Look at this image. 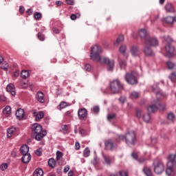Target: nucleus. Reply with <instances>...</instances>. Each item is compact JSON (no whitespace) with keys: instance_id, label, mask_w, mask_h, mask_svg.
I'll return each instance as SVG.
<instances>
[{"instance_id":"6","label":"nucleus","mask_w":176,"mask_h":176,"mask_svg":"<svg viewBox=\"0 0 176 176\" xmlns=\"http://www.w3.org/2000/svg\"><path fill=\"white\" fill-rule=\"evenodd\" d=\"M110 89L113 94L119 93L120 90H123V85L120 83L119 80H115L110 83Z\"/></svg>"},{"instance_id":"29","label":"nucleus","mask_w":176,"mask_h":176,"mask_svg":"<svg viewBox=\"0 0 176 176\" xmlns=\"http://www.w3.org/2000/svg\"><path fill=\"white\" fill-rule=\"evenodd\" d=\"M124 41V37L123 35H120L116 42L114 43V46H119V43Z\"/></svg>"},{"instance_id":"25","label":"nucleus","mask_w":176,"mask_h":176,"mask_svg":"<svg viewBox=\"0 0 176 176\" xmlns=\"http://www.w3.org/2000/svg\"><path fill=\"white\" fill-rule=\"evenodd\" d=\"M16 133V128L11 127L7 129V137L8 138H11V137H13L14 135V133Z\"/></svg>"},{"instance_id":"14","label":"nucleus","mask_w":176,"mask_h":176,"mask_svg":"<svg viewBox=\"0 0 176 176\" xmlns=\"http://www.w3.org/2000/svg\"><path fill=\"white\" fill-rule=\"evenodd\" d=\"M6 91L10 93L12 96H16V87H14V85L10 84L6 87Z\"/></svg>"},{"instance_id":"4","label":"nucleus","mask_w":176,"mask_h":176,"mask_svg":"<svg viewBox=\"0 0 176 176\" xmlns=\"http://www.w3.org/2000/svg\"><path fill=\"white\" fill-rule=\"evenodd\" d=\"M32 131H34L33 135L36 141H41L47 134L46 131H42V126L38 124H33Z\"/></svg>"},{"instance_id":"60","label":"nucleus","mask_w":176,"mask_h":176,"mask_svg":"<svg viewBox=\"0 0 176 176\" xmlns=\"http://www.w3.org/2000/svg\"><path fill=\"white\" fill-rule=\"evenodd\" d=\"M5 101H6V98L5 97V96L1 95L0 96V102H5Z\"/></svg>"},{"instance_id":"11","label":"nucleus","mask_w":176,"mask_h":176,"mask_svg":"<svg viewBox=\"0 0 176 176\" xmlns=\"http://www.w3.org/2000/svg\"><path fill=\"white\" fill-rule=\"evenodd\" d=\"M146 46H158L159 41L155 37H147L145 40Z\"/></svg>"},{"instance_id":"19","label":"nucleus","mask_w":176,"mask_h":176,"mask_svg":"<svg viewBox=\"0 0 176 176\" xmlns=\"http://www.w3.org/2000/svg\"><path fill=\"white\" fill-rule=\"evenodd\" d=\"M131 52L133 57H137V56H139L140 54V48H138V46L137 45H133L131 48Z\"/></svg>"},{"instance_id":"57","label":"nucleus","mask_w":176,"mask_h":176,"mask_svg":"<svg viewBox=\"0 0 176 176\" xmlns=\"http://www.w3.org/2000/svg\"><path fill=\"white\" fill-rule=\"evenodd\" d=\"M75 149L76 151H79V149H80V144L78 142L75 144Z\"/></svg>"},{"instance_id":"33","label":"nucleus","mask_w":176,"mask_h":176,"mask_svg":"<svg viewBox=\"0 0 176 176\" xmlns=\"http://www.w3.org/2000/svg\"><path fill=\"white\" fill-rule=\"evenodd\" d=\"M68 107V103L67 102H61L58 105V109L61 111V109H64V108H67Z\"/></svg>"},{"instance_id":"10","label":"nucleus","mask_w":176,"mask_h":176,"mask_svg":"<svg viewBox=\"0 0 176 176\" xmlns=\"http://www.w3.org/2000/svg\"><path fill=\"white\" fill-rule=\"evenodd\" d=\"M154 173L157 175H160L164 171V164L160 161L154 162Z\"/></svg>"},{"instance_id":"64","label":"nucleus","mask_w":176,"mask_h":176,"mask_svg":"<svg viewBox=\"0 0 176 176\" xmlns=\"http://www.w3.org/2000/svg\"><path fill=\"white\" fill-rule=\"evenodd\" d=\"M55 4L56 5V6H61V5H63V2H61L60 1H56Z\"/></svg>"},{"instance_id":"58","label":"nucleus","mask_w":176,"mask_h":176,"mask_svg":"<svg viewBox=\"0 0 176 176\" xmlns=\"http://www.w3.org/2000/svg\"><path fill=\"white\" fill-rule=\"evenodd\" d=\"M157 143V139L156 138H151V144L155 145V144Z\"/></svg>"},{"instance_id":"59","label":"nucleus","mask_w":176,"mask_h":176,"mask_svg":"<svg viewBox=\"0 0 176 176\" xmlns=\"http://www.w3.org/2000/svg\"><path fill=\"white\" fill-rule=\"evenodd\" d=\"M65 115L69 116V118H72V112L71 111H66Z\"/></svg>"},{"instance_id":"48","label":"nucleus","mask_w":176,"mask_h":176,"mask_svg":"<svg viewBox=\"0 0 176 176\" xmlns=\"http://www.w3.org/2000/svg\"><path fill=\"white\" fill-rule=\"evenodd\" d=\"M85 71L90 72V71H91V65L86 64L85 66Z\"/></svg>"},{"instance_id":"49","label":"nucleus","mask_w":176,"mask_h":176,"mask_svg":"<svg viewBox=\"0 0 176 176\" xmlns=\"http://www.w3.org/2000/svg\"><path fill=\"white\" fill-rule=\"evenodd\" d=\"M117 140L119 142H120V141H124V140H126V136L123 135H118V139Z\"/></svg>"},{"instance_id":"26","label":"nucleus","mask_w":176,"mask_h":176,"mask_svg":"<svg viewBox=\"0 0 176 176\" xmlns=\"http://www.w3.org/2000/svg\"><path fill=\"white\" fill-rule=\"evenodd\" d=\"M33 176H43V170L42 168H37L33 173Z\"/></svg>"},{"instance_id":"20","label":"nucleus","mask_w":176,"mask_h":176,"mask_svg":"<svg viewBox=\"0 0 176 176\" xmlns=\"http://www.w3.org/2000/svg\"><path fill=\"white\" fill-rule=\"evenodd\" d=\"M165 10L168 13H174V12H175L174 6H173V4L171 3H167L166 4Z\"/></svg>"},{"instance_id":"12","label":"nucleus","mask_w":176,"mask_h":176,"mask_svg":"<svg viewBox=\"0 0 176 176\" xmlns=\"http://www.w3.org/2000/svg\"><path fill=\"white\" fill-rule=\"evenodd\" d=\"M78 116L80 120H86L87 118V110L86 109H78Z\"/></svg>"},{"instance_id":"46","label":"nucleus","mask_w":176,"mask_h":176,"mask_svg":"<svg viewBox=\"0 0 176 176\" xmlns=\"http://www.w3.org/2000/svg\"><path fill=\"white\" fill-rule=\"evenodd\" d=\"M79 16H80V14H72L71 16H70V19L71 20H76V19L79 18Z\"/></svg>"},{"instance_id":"52","label":"nucleus","mask_w":176,"mask_h":176,"mask_svg":"<svg viewBox=\"0 0 176 176\" xmlns=\"http://www.w3.org/2000/svg\"><path fill=\"white\" fill-rule=\"evenodd\" d=\"M126 45H123L120 47V51L122 54H124V52H126Z\"/></svg>"},{"instance_id":"44","label":"nucleus","mask_w":176,"mask_h":176,"mask_svg":"<svg viewBox=\"0 0 176 176\" xmlns=\"http://www.w3.org/2000/svg\"><path fill=\"white\" fill-rule=\"evenodd\" d=\"M79 133L80 134V135H82V137L86 136V131L82 127L79 128Z\"/></svg>"},{"instance_id":"51","label":"nucleus","mask_w":176,"mask_h":176,"mask_svg":"<svg viewBox=\"0 0 176 176\" xmlns=\"http://www.w3.org/2000/svg\"><path fill=\"white\" fill-rule=\"evenodd\" d=\"M0 168L1 170H2V171H5V170H6L8 168V164H3L0 166Z\"/></svg>"},{"instance_id":"55","label":"nucleus","mask_w":176,"mask_h":176,"mask_svg":"<svg viewBox=\"0 0 176 176\" xmlns=\"http://www.w3.org/2000/svg\"><path fill=\"white\" fill-rule=\"evenodd\" d=\"M62 130L65 131V133H68V125L65 124L62 126Z\"/></svg>"},{"instance_id":"36","label":"nucleus","mask_w":176,"mask_h":176,"mask_svg":"<svg viewBox=\"0 0 176 176\" xmlns=\"http://www.w3.org/2000/svg\"><path fill=\"white\" fill-rule=\"evenodd\" d=\"M34 17L35 20H41L42 19V13L36 12L34 13Z\"/></svg>"},{"instance_id":"15","label":"nucleus","mask_w":176,"mask_h":176,"mask_svg":"<svg viewBox=\"0 0 176 176\" xmlns=\"http://www.w3.org/2000/svg\"><path fill=\"white\" fill-rule=\"evenodd\" d=\"M152 90L153 93H155L156 97L157 98H160V97H163V94L162 93V91H160V89L157 87V85L153 86Z\"/></svg>"},{"instance_id":"21","label":"nucleus","mask_w":176,"mask_h":176,"mask_svg":"<svg viewBox=\"0 0 176 176\" xmlns=\"http://www.w3.org/2000/svg\"><path fill=\"white\" fill-rule=\"evenodd\" d=\"M15 115H16L17 119H19V120H21V119H23V118H24V109H18L16 111Z\"/></svg>"},{"instance_id":"13","label":"nucleus","mask_w":176,"mask_h":176,"mask_svg":"<svg viewBox=\"0 0 176 176\" xmlns=\"http://www.w3.org/2000/svg\"><path fill=\"white\" fill-rule=\"evenodd\" d=\"M36 100H37L40 104L45 103V94H43V92L38 91L36 94Z\"/></svg>"},{"instance_id":"62","label":"nucleus","mask_w":176,"mask_h":176,"mask_svg":"<svg viewBox=\"0 0 176 176\" xmlns=\"http://www.w3.org/2000/svg\"><path fill=\"white\" fill-rule=\"evenodd\" d=\"M53 32L54 34H58L60 32V30L57 28H53Z\"/></svg>"},{"instance_id":"50","label":"nucleus","mask_w":176,"mask_h":176,"mask_svg":"<svg viewBox=\"0 0 176 176\" xmlns=\"http://www.w3.org/2000/svg\"><path fill=\"white\" fill-rule=\"evenodd\" d=\"M115 114H109L107 116V120H109V122H111V120H113V119H115Z\"/></svg>"},{"instance_id":"45","label":"nucleus","mask_w":176,"mask_h":176,"mask_svg":"<svg viewBox=\"0 0 176 176\" xmlns=\"http://www.w3.org/2000/svg\"><path fill=\"white\" fill-rule=\"evenodd\" d=\"M103 157L107 164H111V158H109V157L104 155Z\"/></svg>"},{"instance_id":"37","label":"nucleus","mask_w":176,"mask_h":176,"mask_svg":"<svg viewBox=\"0 0 176 176\" xmlns=\"http://www.w3.org/2000/svg\"><path fill=\"white\" fill-rule=\"evenodd\" d=\"M63 156H64V154L61 153V151H56V160H60V159H63Z\"/></svg>"},{"instance_id":"54","label":"nucleus","mask_w":176,"mask_h":176,"mask_svg":"<svg viewBox=\"0 0 176 176\" xmlns=\"http://www.w3.org/2000/svg\"><path fill=\"white\" fill-rule=\"evenodd\" d=\"M142 113V111L141 109H137L136 111L137 118H141Z\"/></svg>"},{"instance_id":"1","label":"nucleus","mask_w":176,"mask_h":176,"mask_svg":"<svg viewBox=\"0 0 176 176\" xmlns=\"http://www.w3.org/2000/svg\"><path fill=\"white\" fill-rule=\"evenodd\" d=\"M101 53H102V48L99 45H94L91 48L90 58L96 63H100V64H106L107 65V69L110 72L113 71L115 67V60H111L105 56L101 57Z\"/></svg>"},{"instance_id":"53","label":"nucleus","mask_w":176,"mask_h":176,"mask_svg":"<svg viewBox=\"0 0 176 176\" xmlns=\"http://www.w3.org/2000/svg\"><path fill=\"white\" fill-rule=\"evenodd\" d=\"M120 176H129V173L126 171L121 170L119 172Z\"/></svg>"},{"instance_id":"34","label":"nucleus","mask_w":176,"mask_h":176,"mask_svg":"<svg viewBox=\"0 0 176 176\" xmlns=\"http://www.w3.org/2000/svg\"><path fill=\"white\" fill-rule=\"evenodd\" d=\"M143 120L144 122H146V123H148L151 120V115L149 113L144 114L143 116Z\"/></svg>"},{"instance_id":"24","label":"nucleus","mask_w":176,"mask_h":176,"mask_svg":"<svg viewBox=\"0 0 176 176\" xmlns=\"http://www.w3.org/2000/svg\"><path fill=\"white\" fill-rule=\"evenodd\" d=\"M30 151V147H28L26 144H23L21 148H20V152L21 153L24 155H28V152Z\"/></svg>"},{"instance_id":"22","label":"nucleus","mask_w":176,"mask_h":176,"mask_svg":"<svg viewBox=\"0 0 176 176\" xmlns=\"http://www.w3.org/2000/svg\"><path fill=\"white\" fill-rule=\"evenodd\" d=\"M31 161V154H25L21 157V162L22 163H24L25 164H27V163H30Z\"/></svg>"},{"instance_id":"5","label":"nucleus","mask_w":176,"mask_h":176,"mask_svg":"<svg viewBox=\"0 0 176 176\" xmlns=\"http://www.w3.org/2000/svg\"><path fill=\"white\" fill-rule=\"evenodd\" d=\"M137 76H138V73L135 71L128 72L125 75L126 82H127L129 85H138V80H137Z\"/></svg>"},{"instance_id":"31","label":"nucleus","mask_w":176,"mask_h":176,"mask_svg":"<svg viewBox=\"0 0 176 176\" xmlns=\"http://www.w3.org/2000/svg\"><path fill=\"white\" fill-rule=\"evenodd\" d=\"M28 76H30V72H28V71L27 70H23L21 72V77L23 79H27V78H28Z\"/></svg>"},{"instance_id":"56","label":"nucleus","mask_w":176,"mask_h":176,"mask_svg":"<svg viewBox=\"0 0 176 176\" xmlns=\"http://www.w3.org/2000/svg\"><path fill=\"white\" fill-rule=\"evenodd\" d=\"M59 166H63L64 164V160L63 158H60V160H56Z\"/></svg>"},{"instance_id":"23","label":"nucleus","mask_w":176,"mask_h":176,"mask_svg":"<svg viewBox=\"0 0 176 176\" xmlns=\"http://www.w3.org/2000/svg\"><path fill=\"white\" fill-rule=\"evenodd\" d=\"M163 22L169 24V25H173L174 24V16H166L163 19Z\"/></svg>"},{"instance_id":"28","label":"nucleus","mask_w":176,"mask_h":176,"mask_svg":"<svg viewBox=\"0 0 176 176\" xmlns=\"http://www.w3.org/2000/svg\"><path fill=\"white\" fill-rule=\"evenodd\" d=\"M166 66L168 69H174V68L176 67V64L174 63V62L168 60L166 62Z\"/></svg>"},{"instance_id":"42","label":"nucleus","mask_w":176,"mask_h":176,"mask_svg":"<svg viewBox=\"0 0 176 176\" xmlns=\"http://www.w3.org/2000/svg\"><path fill=\"white\" fill-rule=\"evenodd\" d=\"M1 69H4V71H6L8 68H9V64L8 62H4L2 65L1 66Z\"/></svg>"},{"instance_id":"9","label":"nucleus","mask_w":176,"mask_h":176,"mask_svg":"<svg viewBox=\"0 0 176 176\" xmlns=\"http://www.w3.org/2000/svg\"><path fill=\"white\" fill-rule=\"evenodd\" d=\"M118 144L119 140H118V139H109L104 142V145L106 148H107L110 151H113V149H116L118 148Z\"/></svg>"},{"instance_id":"16","label":"nucleus","mask_w":176,"mask_h":176,"mask_svg":"<svg viewBox=\"0 0 176 176\" xmlns=\"http://www.w3.org/2000/svg\"><path fill=\"white\" fill-rule=\"evenodd\" d=\"M139 36L142 41H146L148 38V33L146 32V30L141 29L139 30Z\"/></svg>"},{"instance_id":"47","label":"nucleus","mask_w":176,"mask_h":176,"mask_svg":"<svg viewBox=\"0 0 176 176\" xmlns=\"http://www.w3.org/2000/svg\"><path fill=\"white\" fill-rule=\"evenodd\" d=\"M19 75H20V70H16V72H14L13 74L14 79H17Z\"/></svg>"},{"instance_id":"3","label":"nucleus","mask_w":176,"mask_h":176,"mask_svg":"<svg viewBox=\"0 0 176 176\" xmlns=\"http://www.w3.org/2000/svg\"><path fill=\"white\" fill-rule=\"evenodd\" d=\"M166 173V175L168 176L175 175L176 161H175V155L174 154H171L169 155Z\"/></svg>"},{"instance_id":"43","label":"nucleus","mask_w":176,"mask_h":176,"mask_svg":"<svg viewBox=\"0 0 176 176\" xmlns=\"http://www.w3.org/2000/svg\"><path fill=\"white\" fill-rule=\"evenodd\" d=\"M37 36L39 41H45V34H43L42 32H38L37 34Z\"/></svg>"},{"instance_id":"39","label":"nucleus","mask_w":176,"mask_h":176,"mask_svg":"<svg viewBox=\"0 0 176 176\" xmlns=\"http://www.w3.org/2000/svg\"><path fill=\"white\" fill-rule=\"evenodd\" d=\"M91 111L94 113L97 114L98 112H100V107L98 106H94L91 108Z\"/></svg>"},{"instance_id":"40","label":"nucleus","mask_w":176,"mask_h":176,"mask_svg":"<svg viewBox=\"0 0 176 176\" xmlns=\"http://www.w3.org/2000/svg\"><path fill=\"white\" fill-rule=\"evenodd\" d=\"M167 118L168 119V120H170V122H173V120L175 119V116L173 113H169L168 114Z\"/></svg>"},{"instance_id":"32","label":"nucleus","mask_w":176,"mask_h":176,"mask_svg":"<svg viewBox=\"0 0 176 176\" xmlns=\"http://www.w3.org/2000/svg\"><path fill=\"white\" fill-rule=\"evenodd\" d=\"M3 113L4 115H10L12 113V108L10 106L6 107L3 110Z\"/></svg>"},{"instance_id":"38","label":"nucleus","mask_w":176,"mask_h":176,"mask_svg":"<svg viewBox=\"0 0 176 176\" xmlns=\"http://www.w3.org/2000/svg\"><path fill=\"white\" fill-rule=\"evenodd\" d=\"M140 96V94H138V92L137 91H133L132 93H131L130 94V97L131 98H138V97Z\"/></svg>"},{"instance_id":"7","label":"nucleus","mask_w":176,"mask_h":176,"mask_svg":"<svg viewBox=\"0 0 176 176\" xmlns=\"http://www.w3.org/2000/svg\"><path fill=\"white\" fill-rule=\"evenodd\" d=\"M157 109H160V111H164V109H166V104L157 101L155 102V104H152L147 108L148 112H156Z\"/></svg>"},{"instance_id":"61","label":"nucleus","mask_w":176,"mask_h":176,"mask_svg":"<svg viewBox=\"0 0 176 176\" xmlns=\"http://www.w3.org/2000/svg\"><path fill=\"white\" fill-rule=\"evenodd\" d=\"M66 3H67V5L73 6L74 5V0H66Z\"/></svg>"},{"instance_id":"2","label":"nucleus","mask_w":176,"mask_h":176,"mask_svg":"<svg viewBox=\"0 0 176 176\" xmlns=\"http://www.w3.org/2000/svg\"><path fill=\"white\" fill-rule=\"evenodd\" d=\"M164 41L166 42V45H165V56L168 58H173V57H175L176 56V50L175 47L171 44L173 42V38L169 36H164Z\"/></svg>"},{"instance_id":"30","label":"nucleus","mask_w":176,"mask_h":176,"mask_svg":"<svg viewBox=\"0 0 176 176\" xmlns=\"http://www.w3.org/2000/svg\"><path fill=\"white\" fill-rule=\"evenodd\" d=\"M48 165L52 168H54V167H56V160H54V158H50L48 160Z\"/></svg>"},{"instance_id":"18","label":"nucleus","mask_w":176,"mask_h":176,"mask_svg":"<svg viewBox=\"0 0 176 176\" xmlns=\"http://www.w3.org/2000/svg\"><path fill=\"white\" fill-rule=\"evenodd\" d=\"M33 115L35 117L36 122H39V120H41V119H43V117L45 116L43 111H34Z\"/></svg>"},{"instance_id":"8","label":"nucleus","mask_w":176,"mask_h":176,"mask_svg":"<svg viewBox=\"0 0 176 176\" xmlns=\"http://www.w3.org/2000/svg\"><path fill=\"white\" fill-rule=\"evenodd\" d=\"M125 141L127 145H135V133L134 131L127 132L125 135Z\"/></svg>"},{"instance_id":"63","label":"nucleus","mask_w":176,"mask_h":176,"mask_svg":"<svg viewBox=\"0 0 176 176\" xmlns=\"http://www.w3.org/2000/svg\"><path fill=\"white\" fill-rule=\"evenodd\" d=\"M69 171V166L67 165L64 168V173H68Z\"/></svg>"},{"instance_id":"41","label":"nucleus","mask_w":176,"mask_h":176,"mask_svg":"<svg viewBox=\"0 0 176 176\" xmlns=\"http://www.w3.org/2000/svg\"><path fill=\"white\" fill-rule=\"evenodd\" d=\"M83 155L85 157H89L90 155V150L88 148H86L83 152Z\"/></svg>"},{"instance_id":"27","label":"nucleus","mask_w":176,"mask_h":176,"mask_svg":"<svg viewBox=\"0 0 176 176\" xmlns=\"http://www.w3.org/2000/svg\"><path fill=\"white\" fill-rule=\"evenodd\" d=\"M143 172L146 176H153V173H152V170L148 167H144L143 168Z\"/></svg>"},{"instance_id":"35","label":"nucleus","mask_w":176,"mask_h":176,"mask_svg":"<svg viewBox=\"0 0 176 176\" xmlns=\"http://www.w3.org/2000/svg\"><path fill=\"white\" fill-rule=\"evenodd\" d=\"M126 64L127 63H126V60H120V67L121 69H124L126 68Z\"/></svg>"},{"instance_id":"17","label":"nucleus","mask_w":176,"mask_h":176,"mask_svg":"<svg viewBox=\"0 0 176 176\" xmlns=\"http://www.w3.org/2000/svg\"><path fill=\"white\" fill-rule=\"evenodd\" d=\"M144 52L146 56H155V53H153L152 48H151V45H146V44H145Z\"/></svg>"}]
</instances>
